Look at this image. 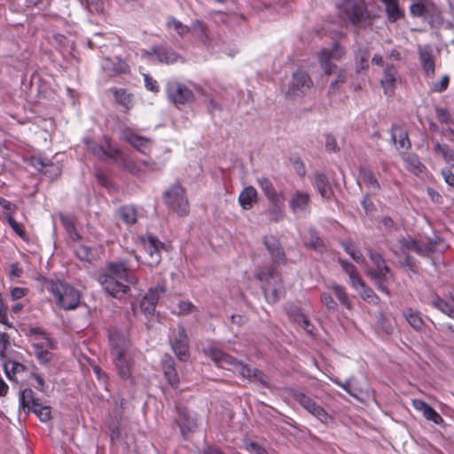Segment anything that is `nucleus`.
<instances>
[{
	"label": "nucleus",
	"instance_id": "680f3d73",
	"mask_svg": "<svg viewBox=\"0 0 454 454\" xmlns=\"http://www.w3.org/2000/svg\"><path fill=\"white\" fill-rule=\"evenodd\" d=\"M411 13L413 16L424 17L427 13V9L423 4H421L419 3H416V4H411Z\"/></svg>",
	"mask_w": 454,
	"mask_h": 454
},
{
	"label": "nucleus",
	"instance_id": "c9c22d12",
	"mask_svg": "<svg viewBox=\"0 0 454 454\" xmlns=\"http://www.w3.org/2000/svg\"><path fill=\"white\" fill-rule=\"evenodd\" d=\"M419 56L426 74L427 75L433 74L434 72V63L432 52L427 48L420 49Z\"/></svg>",
	"mask_w": 454,
	"mask_h": 454
},
{
	"label": "nucleus",
	"instance_id": "e2e57ef3",
	"mask_svg": "<svg viewBox=\"0 0 454 454\" xmlns=\"http://www.w3.org/2000/svg\"><path fill=\"white\" fill-rule=\"evenodd\" d=\"M9 345V335L5 333H0V356L4 357V353Z\"/></svg>",
	"mask_w": 454,
	"mask_h": 454
},
{
	"label": "nucleus",
	"instance_id": "de8ad7c7",
	"mask_svg": "<svg viewBox=\"0 0 454 454\" xmlns=\"http://www.w3.org/2000/svg\"><path fill=\"white\" fill-rule=\"evenodd\" d=\"M346 71L343 69H339L337 72L336 79L333 81L330 84L329 92L335 93L339 90L340 84L344 83L346 82Z\"/></svg>",
	"mask_w": 454,
	"mask_h": 454
},
{
	"label": "nucleus",
	"instance_id": "7c9ffc66",
	"mask_svg": "<svg viewBox=\"0 0 454 454\" xmlns=\"http://www.w3.org/2000/svg\"><path fill=\"white\" fill-rule=\"evenodd\" d=\"M59 219L65 227L69 238L74 242H79L82 239L80 234L78 233L75 225H74V219L71 215H64L62 213H59Z\"/></svg>",
	"mask_w": 454,
	"mask_h": 454
},
{
	"label": "nucleus",
	"instance_id": "20e7f679",
	"mask_svg": "<svg viewBox=\"0 0 454 454\" xmlns=\"http://www.w3.org/2000/svg\"><path fill=\"white\" fill-rule=\"evenodd\" d=\"M205 354L209 356L215 364L221 367L231 365L234 371L238 372L240 376L247 378L251 381H258L263 385H267L268 378L259 370L243 364L228 354L223 353L216 348H208L204 349Z\"/></svg>",
	"mask_w": 454,
	"mask_h": 454
},
{
	"label": "nucleus",
	"instance_id": "f03ea898",
	"mask_svg": "<svg viewBox=\"0 0 454 454\" xmlns=\"http://www.w3.org/2000/svg\"><path fill=\"white\" fill-rule=\"evenodd\" d=\"M397 242L399 247H392V252L401 257L402 266H406L412 271L416 270V265L407 251H414L419 255L427 256L430 253L442 251L445 247L443 240L439 237L428 239L427 244H422L411 237L401 238Z\"/></svg>",
	"mask_w": 454,
	"mask_h": 454
},
{
	"label": "nucleus",
	"instance_id": "8fccbe9b",
	"mask_svg": "<svg viewBox=\"0 0 454 454\" xmlns=\"http://www.w3.org/2000/svg\"><path fill=\"white\" fill-rule=\"evenodd\" d=\"M294 319L295 322H297L308 333H312L313 332V325L310 324V322L307 319L305 315H303L301 312H297Z\"/></svg>",
	"mask_w": 454,
	"mask_h": 454
},
{
	"label": "nucleus",
	"instance_id": "412c9836",
	"mask_svg": "<svg viewBox=\"0 0 454 454\" xmlns=\"http://www.w3.org/2000/svg\"><path fill=\"white\" fill-rule=\"evenodd\" d=\"M267 213L271 222L278 223L282 221L286 215L285 196L278 197V199H275L273 200H270Z\"/></svg>",
	"mask_w": 454,
	"mask_h": 454
},
{
	"label": "nucleus",
	"instance_id": "aec40b11",
	"mask_svg": "<svg viewBox=\"0 0 454 454\" xmlns=\"http://www.w3.org/2000/svg\"><path fill=\"white\" fill-rule=\"evenodd\" d=\"M263 243L270 254L274 263H283L286 261L284 250L278 239L273 236H267L263 239Z\"/></svg>",
	"mask_w": 454,
	"mask_h": 454
},
{
	"label": "nucleus",
	"instance_id": "c756f323",
	"mask_svg": "<svg viewBox=\"0 0 454 454\" xmlns=\"http://www.w3.org/2000/svg\"><path fill=\"white\" fill-rule=\"evenodd\" d=\"M314 184L318 192L321 194L323 198H331L333 194V190L325 174L316 173L314 176Z\"/></svg>",
	"mask_w": 454,
	"mask_h": 454
},
{
	"label": "nucleus",
	"instance_id": "2eb2a0df",
	"mask_svg": "<svg viewBox=\"0 0 454 454\" xmlns=\"http://www.w3.org/2000/svg\"><path fill=\"white\" fill-rule=\"evenodd\" d=\"M165 292L166 287L162 284L151 287L139 302L141 312L145 315H153L155 311L160 296Z\"/></svg>",
	"mask_w": 454,
	"mask_h": 454
},
{
	"label": "nucleus",
	"instance_id": "c03bdc74",
	"mask_svg": "<svg viewBox=\"0 0 454 454\" xmlns=\"http://www.w3.org/2000/svg\"><path fill=\"white\" fill-rule=\"evenodd\" d=\"M344 250L355 260L356 262L364 264L365 259L363 256L362 253L356 249V247L352 243L343 244Z\"/></svg>",
	"mask_w": 454,
	"mask_h": 454
},
{
	"label": "nucleus",
	"instance_id": "338daca9",
	"mask_svg": "<svg viewBox=\"0 0 454 454\" xmlns=\"http://www.w3.org/2000/svg\"><path fill=\"white\" fill-rule=\"evenodd\" d=\"M0 208H2L4 211L5 218H6L8 215V213H11V215H12L13 213V211L15 210L16 207L14 205H12L10 201H8L4 199H2Z\"/></svg>",
	"mask_w": 454,
	"mask_h": 454
},
{
	"label": "nucleus",
	"instance_id": "603ef678",
	"mask_svg": "<svg viewBox=\"0 0 454 454\" xmlns=\"http://www.w3.org/2000/svg\"><path fill=\"white\" fill-rule=\"evenodd\" d=\"M321 302L328 311L334 312L338 308L337 302L333 300L331 294L323 293L321 294Z\"/></svg>",
	"mask_w": 454,
	"mask_h": 454
},
{
	"label": "nucleus",
	"instance_id": "4be33fe9",
	"mask_svg": "<svg viewBox=\"0 0 454 454\" xmlns=\"http://www.w3.org/2000/svg\"><path fill=\"white\" fill-rule=\"evenodd\" d=\"M309 205V195L307 192L296 191L289 200L290 209L294 213L306 211Z\"/></svg>",
	"mask_w": 454,
	"mask_h": 454
},
{
	"label": "nucleus",
	"instance_id": "4d7b16f0",
	"mask_svg": "<svg viewBox=\"0 0 454 454\" xmlns=\"http://www.w3.org/2000/svg\"><path fill=\"white\" fill-rule=\"evenodd\" d=\"M310 238L308 240H305V245L310 247L314 249H319L323 247V241L314 232L310 231Z\"/></svg>",
	"mask_w": 454,
	"mask_h": 454
},
{
	"label": "nucleus",
	"instance_id": "69168bd1",
	"mask_svg": "<svg viewBox=\"0 0 454 454\" xmlns=\"http://www.w3.org/2000/svg\"><path fill=\"white\" fill-rule=\"evenodd\" d=\"M0 208H2L4 211L5 218H6L8 215V213H11V215H12L13 213V211L15 210L16 207L14 205H12L10 201H8L4 199H2Z\"/></svg>",
	"mask_w": 454,
	"mask_h": 454
},
{
	"label": "nucleus",
	"instance_id": "5701e85b",
	"mask_svg": "<svg viewBox=\"0 0 454 454\" xmlns=\"http://www.w3.org/2000/svg\"><path fill=\"white\" fill-rule=\"evenodd\" d=\"M384 78L380 83L387 96H392L395 92L397 72L393 66H387L384 69Z\"/></svg>",
	"mask_w": 454,
	"mask_h": 454
},
{
	"label": "nucleus",
	"instance_id": "9d476101",
	"mask_svg": "<svg viewBox=\"0 0 454 454\" xmlns=\"http://www.w3.org/2000/svg\"><path fill=\"white\" fill-rule=\"evenodd\" d=\"M114 153L116 154L114 161L135 176H140L146 171L159 169L155 162L147 160H144L139 163L135 162L123 154L120 149H114Z\"/></svg>",
	"mask_w": 454,
	"mask_h": 454
},
{
	"label": "nucleus",
	"instance_id": "473e14b6",
	"mask_svg": "<svg viewBox=\"0 0 454 454\" xmlns=\"http://www.w3.org/2000/svg\"><path fill=\"white\" fill-rule=\"evenodd\" d=\"M258 184L269 201L278 197H284L282 192H277L273 184L268 178H260Z\"/></svg>",
	"mask_w": 454,
	"mask_h": 454
},
{
	"label": "nucleus",
	"instance_id": "49530a36",
	"mask_svg": "<svg viewBox=\"0 0 454 454\" xmlns=\"http://www.w3.org/2000/svg\"><path fill=\"white\" fill-rule=\"evenodd\" d=\"M103 68L109 74H120V73H125L128 69L127 65L123 62L119 60L116 65H110L108 59H106V63L103 65Z\"/></svg>",
	"mask_w": 454,
	"mask_h": 454
},
{
	"label": "nucleus",
	"instance_id": "3c124183",
	"mask_svg": "<svg viewBox=\"0 0 454 454\" xmlns=\"http://www.w3.org/2000/svg\"><path fill=\"white\" fill-rule=\"evenodd\" d=\"M361 179L372 190H376L379 187L376 178L374 177L373 174L369 170L363 169L361 171Z\"/></svg>",
	"mask_w": 454,
	"mask_h": 454
},
{
	"label": "nucleus",
	"instance_id": "37998d69",
	"mask_svg": "<svg viewBox=\"0 0 454 454\" xmlns=\"http://www.w3.org/2000/svg\"><path fill=\"white\" fill-rule=\"evenodd\" d=\"M31 411L37 415L41 421H48L51 419V410L48 406H43L40 403L31 407Z\"/></svg>",
	"mask_w": 454,
	"mask_h": 454
},
{
	"label": "nucleus",
	"instance_id": "f704fd0d",
	"mask_svg": "<svg viewBox=\"0 0 454 454\" xmlns=\"http://www.w3.org/2000/svg\"><path fill=\"white\" fill-rule=\"evenodd\" d=\"M21 409L24 412L31 411V407H34L35 403H39L38 400L33 395V391L27 388L20 392V395Z\"/></svg>",
	"mask_w": 454,
	"mask_h": 454
},
{
	"label": "nucleus",
	"instance_id": "0e129e2a",
	"mask_svg": "<svg viewBox=\"0 0 454 454\" xmlns=\"http://www.w3.org/2000/svg\"><path fill=\"white\" fill-rule=\"evenodd\" d=\"M339 262H340L342 269L346 271V273L349 277L357 273L356 267L352 263H350L347 261L341 260V259H340Z\"/></svg>",
	"mask_w": 454,
	"mask_h": 454
},
{
	"label": "nucleus",
	"instance_id": "4468645a",
	"mask_svg": "<svg viewBox=\"0 0 454 454\" xmlns=\"http://www.w3.org/2000/svg\"><path fill=\"white\" fill-rule=\"evenodd\" d=\"M293 397L297 401L306 411L317 418L323 423H328L332 418L328 413L319 405L316 403L310 397L303 393L294 392Z\"/></svg>",
	"mask_w": 454,
	"mask_h": 454
},
{
	"label": "nucleus",
	"instance_id": "2f4dec72",
	"mask_svg": "<svg viewBox=\"0 0 454 454\" xmlns=\"http://www.w3.org/2000/svg\"><path fill=\"white\" fill-rule=\"evenodd\" d=\"M257 192L253 186L246 187L240 193L239 200L244 209H250L256 201Z\"/></svg>",
	"mask_w": 454,
	"mask_h": 454
},
{
	"label": "nucleus",
	"instance_id": "6e6d98bb",
	"mask_svg": "<svg viewBox=\"0 0 454 454\" xmlns=\"http://www.w3.org/2000/svg\"><path fill=\"white\" fill-rule=\"evenodd\" d=\"M165 376L172 387H177L179 379H178V376H177V373H176V371L175 368L169 366L165 371Z\"/></svg>",
	"mask_w": 454,
	"mask_h": 454
},
{
	"label": "nucleus",
	"instance_id": "5fc2aeb1",
	"mask_svg": "<svg viewBox=\"0 0 454 454\" xmlns=\"http://www.w3.org/2000/svg\"><path fill=\"white\" fill-rule=\"evenodd\" d=\"M360 296L369 302H374L378 297L375 295L373 290L368 287L365 284L361 286Z\"/></svg>",
	"mask_w": 454,
	"mask_h": 454
},
{
	"label": "nucleus",
	"instance_id": "13d9d810",
	"mask_svg": "<svg viewBox=\"0 0 454 454\" xmlns=\"http://www.w3.org/2000/svg\"><path fill=\"white\" fill-rule=\"evenodd\" d=\"M6 220L12 230L21 238L25 237V232L21 227V225L15 221V219L12 216L11 213H8Z\"/></svg>",
	"mask_w": 454,
	"mask_h": 454
},
{
	"label": "nucleus",
	"instance_id": "c85d7f7f",
	"mask_svg": "<svg viewBox=\"0 0 454 454\" xmlns=\"http://www.w3.org/2000/svg\"><path fill=\"white\" fill-rule=\"evenodd\" d=\"M391 137L394 144L399 149H407L411 146L407 131L399 126L392 127Z\"/></svg>",
	"mask_w": 454,
	"mask_h": 454
},
{
	"label": "nucleus",
	"instance_id": "09e8293b",
	"mask_svg": "<svg viewBox=\"0 0 454 454\" xmlns=\"http://www.w3.org/2000/svg\"><path fill=\"white\" fill-rule=\"evenodd\" d=\"M167 26L168 28H173L174 30H176V33L181 36L186 35L190 31L189 27L184 25L182 22L175 19L169 20L167 23Z\"/></svg>",
	"mask_w": 454,
	"mask_h": 454
},
{
	"label": "nucleus",
	"instance_id": "ea45409f",
	"mask_svg": "<svg viewBox=\"0 0 454 454\" xmlns=\"http://www.w3.org/2000/svg\"><path fill=\"white\" fill-rule=\"evenodd\" d=\"M32 332L38 333L33 344L34 348H54L53 342L45 333H39L37 329H33Z\"/></svg>",
	"mask_w": 454,
	"mask_h": 454
},
{
	"label": "nucleus",
	"instance_id": "bb28decb",
	"mask_svg": "<svg viewBox=\"0 0 454 454\" xmlns=\"http://www.w3.org/2000/svg\"><path fill=\"white\" fill-rule=\"evenodd\" d=\"M124 139L143 153H145L151 145V140L149 138L140 137L129 131L124 134Z\"/></svg>",
	"mask_w": 454,
	"mask_h": 454
},
{
	"label": "nucleus",
	"instance_id": "f257e3e1",
	"mask_svg": "<svg viewBox=\"0 0 454 454\" xmlns=\"http://www.w3.org/2000/svg\"><path fill=\"white\" fill-rule=\"evenodd\" d=\"M98 280L106 293L121 298L129 290V285L137 284L138 278L126 262H114L106 266Z\"/></svg>",
	"mask_w": 454,
	"mask_h": 454
},
{
	"label": "nucleus",
	"instance_id": "e433bc0d",
	"mask_svg": "<svg viewBox=\"0 0 454 454\" xmlns=\"http://www.w3.org/2000/svg\"><path fill=\"white\" fill-rule=\"evenodd\" d=\"M386 5L388 19L394 22L403 16L399 8L398 0H381Z\"/></svg>",
	"mask_w": 454,
	"mask_h": 454
},
{
	"label": "nucleus",
	"instance_id": "864d4df0",
	"mask_svg": "<svg viewBox=\"0 0 454 454\" xmlns=\"http://www.w3.org/2000/svg\"><path fill=\"white\" fill-rule=\"evenodd\" d=\"M25 370V366L18 362H8L4 364V371L7 376L12 379L11 373H18L23 372Z\"/></svg>",
	"mask_w": 454,
	"mask_h": 454
},
{
	"label": "nucleus",
	"instance_id": "a18cd8bd",
	"mask_svg": "<svg viewBox=\"0 0 454 454\" xmlns=\"http://www.w3.org/2000/svg\"><path fill=\"white\" fill-rule=\"evenodd\" d=\"M434 151L437 153H440L446 162L454 167V153L448 146L436 144L434 146Z\"/></svg>",
	"mask_w": 454,
	"mask_h": 454
},
{
	"label": "nucleus",
	"instance_id": "b1692460",
	"mask_svg": "<svg viewBox=\"0 0 454 454\" xmlns=\"http://www.w3.org/2000/svg\"><path fill=\"white\" fill-rule=\"evenodd\" d=\"M413 407L423 413V416L435 424L442 423L443 419L431 406L421 400H413Z\"/></svg>",
	"mask_w": 454,
	"mask_h": 454
},
{
	"label": "nucleus",
	"instance_id": "f8f14e48",
	"mask_svg": "<svg viewBox=\"0 0 454 454\" xmlns=\"http://www.w3.org/2000/svg\"><path fill=\"white\" fill-rule=\"evenodd\" d=\"M141 242L145 250L144 263L151 268L158 266L161 261L160 250L164 247V245L151 235L141 238Z\"/></svg>",
	"mask_w": 454,
	"mask_h": 454
},
{
	"label": "nucleus",
	"instance_id": "0eeeda50",
	"mask_svg": "<svg viewBox=\"0 0 454 454\" xmlns=\"http://www.w3.org/2000/svg\"><path fill=\"white\" fill-rule=\"evenodd\" d=\"M369 256L374 267L367 270V275L374 282L378 289L389 294L387 283L390 278H393L391 270L380 254L370 252Z\"/></svg>",
	"mask_w": 454,
	"mask_h": 454
},
{
	"label": "nucleus",
	"instance_id": "bf43d9fd",
	"mask_svg": "<svg viewBox=\"0 0 454 454\" xmlns=\"http://www.w3.org/2000/svg\"><path fill=\"white\" fill-rule=\"evenodd\" d=\"M90 12H101L103 5L100 0H83Z\"/></svg>",
	"mask_w": 454,
	"mask_h": 454
},
{
	"label": "nucleus",
	"instance_id": "cd10ccee",
	"mask_svg": "<svg viewBox=\"0 0 454 454\" xmlns=\"http://www.w3.org/2000/svg\"><path fill=\"white\" fill-rule=\"evenodd\" d=\"M431 304L450 317L454 318V295H450L447 298H440L437 296L431 301Z\"/></svg>",
	"mask_w": 454,
	"mask_h": 454
},
{
	"label": "nucleus",
	"instance_id": "6e6552de",
	"mask_svg": "<svg viewBox=\"0 0 454 454\" xmlns=\"http://www.w3.org/2000/svg\"><path fill=\"white\" fill-rule=\"evenodd\" d=\"M51 291L63 309H73L77 307L80 295L73 286L64 282L57 281L51 283Z\"/></svg>",
	"mask_w": 454,
	"mask_h": 454
},
{
	"label": "nucleus",
	"instance_id": "a878e982",
	"mask_svg": "<svg viewBox=\"0 0 454 454\" xmlns=\"http://www.w3.org/2000/svg\"><path fill=\"white\" fill-rule=\"evenodd\" d=\"M177 423L183 434L192 432L197 427L196 419L185 409L179 411Z\"/></svg>",
	"mask_w": 454,
	"mask_h": 454
},
{
	"label": "nucleus",
	"instance_id": "9b49d317",
	"mask_svg": "<svg viewBox=\"0 0 454 454\" xmlns=\"http://www.w3.org/2000/svg\"><path fill=\"white\" fill-rule=\"evenodd\" d=\"M312 86V81L304 71L298 70L294 73L287 87L283 89L286 97L294 98L306 93Z\"/></svg>",
	"mask_w": 454,
	"mask_h": 454
},
{
	"label": "nucleus",
	"instance_id": "393cba45",
	"mask_svg": "<svg viewBox=\"0 0 454 454\" xmlns=\"http://www.w3.org/2000/svg\"><path fill=\"white\" fill-rule=\"evenodd\" d=\"M32 164L40 171L48 175L51 178L58 176L60 174L59 167L51 162L48 159L33 158Z\"/></svg>",
	"mask_w": 454,
	"mask_h": 454
},
{
	"label": "nucleus",
	"instance_id": "423d86ee",
	"mask_svg": "<svg viewBox=\"0 0 454 454\" xmlns=\"http://www.w3.org/2000/svg\"><path fill=\"white\" fill-rule=\"evenodd\" d=\"M340 12L356 27H365L371 23L372 16L364 0H344Z\"/></svg>",
	"mask_w": 454,
	"mask_h": 454
},
{
	"label": "nucleus",
	"instance_id": "6ab92c4d",
	"mask_svg": "<svg viewBox=\"0 0 454 454\" xmlns=\"http://www.w3.org/2000/svg\"><path fill=\"white\" fill-rule=\"evenodd\" d=\"M153 55L157 56V59L160 62L165 64H172L181 59L176 52L162 47H153L152 51H145L142 53L143 57L148 58L150 59H153Z\"/></svg>",
	"mask_w": 454,
	"mask_h": 454
},
{
	"label": "nucleus",
	"instance_id": "a211bd4d",
	"mask_svg": "<svg viewBox=\"0 0 454 454\" xmlns=\"http://www.w3.org/2000/svg\"><path fill=\"white\" fill-rule=\"evenodd\" d=\"M84 142L87 145L88 151L93 153L95 156L98 157L101 160L111 159L114 160V156L116 155L114 153V150L118 148L113 146L107 138L105 139V145H100L95 144L89 138H86Z\"/></svg>",
	"mask_w": 454,
	"mask_h": 454
},
{
	"label": "nucleus",
	"instance_id": "39448f33",
	"mask_svg": "<svg viewBox=\"0 0 454 454\" xmlns=\"http://www.w3.org/2000/svg\"><path fill=\"white\" fill-rule=\"evenodd\" d=\"M255 278L262 282L264 296L269 302H276L285 294L281 276L271 267L256 270Z\"/></svg>",
	"mask_w": 454,
	"mask_h": 454
},
{
	"label": "nucleus",
	"instance_id": "052dcab7",
	"mask_svg": "<svg viewBox=\"0 0 454 454\" xmlns=\"http://www.w3.org/2000/svg\"><path fill=\"white\" fill-rule=\"evenodd\" d=\"M51 348H35V354L37 356V358L45 363L51 360V354L50 353Z\"/></svg>",
	"mask_w": 454,
	"mask_h": 454
},
{
	"label": "nucleus",
	"instance_id": "79ce46f5",
	"mask_svg": "<svg viewBox=\"0 0 454 454\" xmlns=\"http://www.w3.org/2000/svg\"><path fill=\"white\" fill-rule=\"evenodd\" d=\"M120 217L128 224L137 221V212L133 207L124 206L119 209Z\"/></svg>",
	"mask_w": 454,
	"mask_h": 454
},
{
	"label": "nucleus",
	"instance_id": "774afa93",
	"mask_svg": "<svg viewBox=\"0 0 454 454\" xmlns=\"http://www.w3.org/2000/svg\"><path fill=\"white\" fill-rule=\"evenodd\" d=\"M195 309V307L189 301H181L179 303V313L180 314H188L192 312Z\"/></svg>",
	"mask_w": 454,
	"mask_h": 454
},
{
	"label": "nucleus",
	"instance_id": "72a5a7b5",
	"mask_svg": "<svg viewBox=\"0 0 454 454\" xmlns=\"http://www.w3.org/2000/svg\"><path fill=\"white\" fill-rule=\"evenodd\" d=\"M403 317H405L409 325L416 331L422 330V328L425 325V323L421 317L419 316V312L411 309H407L406 310H404Z\"/></svg>",
	"mask_w": 454,
	"mask_h": 454
},
{
	"label": "nucleus",
	"instance_id": "dca6fc26",
	"mask_svg": "<svg viewBox=\"0 0 454 454\" xmlns=\"http://www.w3.org/2000/svg\"><path fill=\"white\" fill-rule=\"evenodd\" d=\"M344 54V51L340 46H335L332 50H323L319 55V60L325 74H331L337 67L331 63L332 60L340 59Z\"/></svg>",
	"mask_w": 454,
	"mask_h": 454
},
{
	"label": "nucleus",
	"instance_id": "a19ab883",
	"mask_svg": "<svg viewBox=\"0 0 454 454\" xmlns=\"http://www.w3.org/2000/svg\"><path fill=\"white\" fill-rule=\"evenodd\" d=\"M115 100L122 106L129 109L132 106V97L125 90H112Z\"/></svg>",
	"mask_w": 454,
	"mask_h": 454
},
{
	"label": "nucleus",
	"instance_id": "4c0bfd02",
	"mask_svg": "<svg viewBox=\"0 0 454 454\" xmlns=\"http://www.w3.org/2000/svg\"><path fill=\"white\" fill-rule=\"evenodd\" d=\"M331 289L333 290L334 295L339 300L340 304H342L347 309H351L352 304H351V301L349 300L348 294L345 291V288L337 284H333L331 286Z\"/></svg>",
	"mask_w": 454,
	"mask_h": 454
},
{
	"label": "nucleus",
	"instance_id": "1a4fd4ad",
	"mask_svg": "<svg viewBox=\"0 0 454 454\" xmlns=\"http://www.w3.org/2000/svg\"><path fill=\"white\" fill-rule=\"evenodd\" d=\"M165 203L179 215H186L189 212V203L184 189L178 184L171 186L164 193Z\"/></svg>",
	"mask_w": 454,
	"mask_h": 454
},
{
	"label": "nucleus",
	"instance_id": "f3484780",
	"mask_svg": "<svg viewBox=\"0 0 454 454\" xmlns=\"http://www.w3.org/2000/svg\"><path fill=\"white\" fill-rule=\"evenodd\" d=\"M171 346L181 361H185L188 358V339L183 326L179 325L177 327L176 333L171 341Z\"/></svg>",
	"mask_w": 454,
	"mask_h": 454
},
{
	"label": "nucleus",
	"instance_id": "58836bf2",
	"mask_svg": "<svg viewBox=\"0 0 454 454\" xmlns=\"http://www.w3.org/2000/svg\"><path fill=\"white\" fill-rule=\"evenodd\" d=\"M74 248L76 256L82 261L90 262L95 257L91 248L88 246L77 244L74 246Z\"/></svg>",
	"mask_w": 454,
	"mask_h": 454
},
{
	"label": "nucleus",
	"instance_id": "7ed1b4c3",
	"mask_svg": "<svg viewBox=\"0 0 454 454\" xmlns=\"http://www.w3.org/2000/svg\"><path fill=\"white\" fill-rule=\"evenodd\" d=\"M109 339L116 370L122 379H129L131 376L134 364L129 340L123 333L117 331L112 332Z\"/></svg>",
	"mask_w": 454,
	"mask_h": 454
},
{
	"label": "nucleus",
	"instance_id": "ddd939ff",
	"mask_svg": "<svg viewBox=\"0 0 454 454\" xmlns=\"http://www.w3.org/2000/svg\"><path fill=\"white\" fill-rule=\"evenodd\" d=\"M168 98L176 106L184 105L194 99L193 92L185 85L171 82L167 87Z\"/></svg>",
	"mask_w": 454,
	"mask_h": 454
}]
</instances>
